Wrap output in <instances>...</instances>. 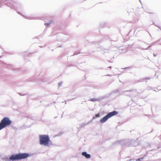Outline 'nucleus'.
<instances>
[{"label":"nucleus","mask_w":161,"mask_h":161,"mask_svg":"<svg viewBox=\"0 0 161 161\" xmlns=\"http://www.w3.org/2000/svg\"><path fill=\"white\" fill-rule=\"evenodd\" d=\"M30 156L29 153H20L14 154L10 157V159L12 161L19 160L26 158Z\"/></svg>","instance_id":"obj_1"},{"label":"nucleus","mask_w":161,"mask_h":161,"mask_svg":"<svg viewBox=\"0 0 161 161\" xmlns=\"http://www.w3.org/2000/svg\"><path fill=\"white\" fill-rule=\"evenodd\" d=\"M39 143L41 145L45 146H48L50 141L49 136L47 135H42L39 136Z\"/></svg>","instance_id":"obj_2"},{"label":"nucleus","mask_w":161,"mask_h":161,"mask_svg":"<svg viewBox=\"0 0 161 161\" xmlns=\"http://www.w3.org/2000/svg\"><path fill=\"white\" fill-rule=\"evenodd\" d=\"M12 123V121L8 117H4L0 122V130L9 126Z\"/></svg>","instance_id":"obj_3"},{"label":"nucleus","mask_w":161,"mask_h":161,"mask_svg":"<svg viewBox=\"0 0 161 161\" xmlns=\"http://www.w3.org/2000/svg\"><path fill=\"white\" fill-rule=\"evenodd\" d=\"M118 112L114 111L112 112L108 113L106 116L103 117L100 120V122L101 123L105 122L107 120L111 117L117 115Z\"/></svg>","instance_id":"obj_4"},{"label":"nucleus","mask_w":161,"mask_h":161,"mask_svg":"<svg viewBox=\"0 0 161 161\" xmlns=\"http://www.w3.org/2000/svg\"><path fill=\"white\" fill-rule=\"evenodd\" d=\"M124 141H126L125 142V146L128 147L130 146H136L137 145V141L134 140L126 139Z\"/></svg>","instance_id":"obj_5"},{"label":"nucleus","mask_w":161,"mask_h":161,"mask_svg":"<svg viewBox=\"0 0 161 161\" xmlns=\"http://www.w3.org/2000/svg\"><path fill=\"white\" fill-rule=\"evenodd\" d=\"M126 141H124V140H123L120 141H118L116 142H115L114 143H113V145H119L121 146H125V142H126Z\"/></svg>","instance_id":"obj_6"},{"label":"nucleus","mask_w":161,"mask_h":161,"mask_svg":"<svg viewBox=\"0 0 161 161\" xmlns=\"http://www.w3.org/2000/svg\"><path fill=\"white\" fill-rule=\"evenodd\" d=\"M82 155L85 157L86 158L89 159L91 158V155L89 154H88L86 152H84L82 153Z\"/></svg>","instance_id":"obj_7"},{"label":"nucleus","mask_w":161,"mask_h":161,"mask_svg":"<svg viewBox=\"0 0 161 161\" xmlns=\"http://www.w3.org/2000/svg\"><path fill=\"white\" fill-rule=\"evenodd\" d=\"M6 5L10 7L11 8H14V9H15V8H16V5H12L10 3H6Z\"/></svg>","instance_id":"obj_8"},{"label":"nucleus","mask_w":161,"mask_h":161,"mask_svg":"<svg viewBox=\"0 0 161 161\" xmlns=\"http://www.w3.org/2000/svg\"><path fill=\"white\" fill-rule=\"evenodd\" d=\"M3 161H11V160L10 159V157H9L8 156L5 157L3 158Z\"/></svg>","instance_id":"obj_9"},{"label":"nucleus","mask_w":161,"mask_h":161,"mask_svg":"<svg viewBox=\"0 0 161 161\" xmlns=\"http://www.w3.org/2000/svg\"><path fill=\"white\" fill-rule=\"evenodd\" d=\"M90 122L89 121L88 122L86 123H82L80 125V127L81 128L83 127L85 125H88L90 123Z\"/></svg>","instance_id":"obj_10"},{"label":"nucleus","mask_w":161,"mask_h":161,"mask_svg":"<svg viewBox=\"0 0 161 161\" xmlns=\"http://www.w3.org/2000/svg\"><path fill=\"white\" fill-rule=\"evenodd\" d=\"M90 100L92 102H95L96 101H97L98 100V99L96 98H91L90 100Z\"/></svg>","instance_id":"obj_11"},{"label":"nucleus","mask_w":161,"mask_h":161,"mask_svg":"<svg viewBox=\"0 0 161 161\" xmlns=\"http://www.w3.org/2000/svg\"><path fill=\"white\" fill-rule=\"evenodd\" d=\"M51 21H49V22L48 23H45L44 24V25L47 26H49V25H50V24H51Z\"/></svg>","instance_id":"obj_12"},{"label":"nucleus","mask_w":161,"mask_h":161,"mask_svg":"<svg viewBox=\"0 0 161 161\" xmlns=\"http://www.w3.org/2000/svg\"><path fill=\"white\" fill-rule=\"evenodd\" d=\"M17 13L21 15V16H23L25 18L27 19V18L26 17V16L25 15H23V14H21V13L20 12H17Z\"/></svg>","instance_id":"obj_13"},{"label":"nucleus","mask_w":161,"mask_h":161,"mask_svg":"<svg viewBox=\"0 0 161 161\" xmlns=\"http://www.w3.org/2000/svg\"><path fill=\"white\" fill-rule=\"evenodd\" d=\"M79 53V52H75L74 53V55H76Z\"/></svg>","instance_id":"obj_14"},{"label":"nucleus","mask_w":161,"mask_h":161,"mask_svg":"<svg viewBox=\"0 0 161 161\" xmlns=\"http://www.w3.org/2000/svg\"><path fill=\"white\" fill-rule=\"evenodd\" d=\"M143 159V158H138L136 160L137 161H140L141 160H142Z\"/></svg>","instance_id":"obj_15"},{"label":"nucleus","mask_w":161,"mask_h":161,"mask_svg":"<svg viewBox=\"0 0 161 161\" xmlns=\"http://www.w3.org/2000/svg\"><path fill=\"white\" fill-rule=\"evenodd\" d=\"M0 3H5V2L4 1V0H0Z\"/></svg>","instance_id":"obj_16"},{"label":"nucleus","mask_w":161,"mask_h":161,"mask_svg":"<svg viewBox=\"0 0 161 161\" xmlns=\"http://www.w3.org/2000/svg\"><path fill=\"white\" fill-rule=\"evenodd\" d=\"M62 82H60L58 83V86L59 87H60L62 85Z\"/></svg>","instance_id":"obj_17"},{"label":"nucleus","mask_w":161,"mask_h":161,"mask_svg":"<svg viewBox=\"0 0 161 161\" xmlns=\"http://www.w3.org/2000/svg\"><path fill=\"white\" fill-rule=\"evenodd\" d=\"M99 44L98 42L96 43L95 47H98V46H99Z\"/></svg>","instance_id":"obj_18"},{"label":"nucleus","mask_w":161,"mask_h":161,"mask_svg":"<svg viewBox=\"0 0 161 161\" xmlns=\"http://www.w3.org/2000/svg\"><path fill=\"white\" fill-rule=\"evenodd\" d=\"M104 51H103V52H104V53H107L108 52V50H107V49H104Z\"/></svg>","instance_id":"obj_19"},{"label":"nucleus","mask_w":161,"mask_h":161,"mask_svg":"<svg viewBox=\"0 0 161 161\" xmlns=\"http://www.w3.org/2000/svg\"><path fill=\"white\" fill-rule=\"evenodd\" d=\"M150 46H148L147 48H146V49H148L150 47Z\"/></svg>","instance_id":"obj_20"},{"label":"nucleus","mask_w":161,"mask_h":161,"mask_svg":"<svg viewBox=\"0 0 161 161\" xmlns=\"http://www.w3.org/2000/svg\"><path fill=\"white\" fill-rule=\"evenodd\" d=\"M19 94L20 95H21V96H23V95L22 94V93H19Z\"/></svg>","instance_id":"obj_21"},{"label":"nucleus","mask_w":161,"mask_h":161,"mask_svg":"<svg viewBox=\"0 0 161 161\" xmlns=\"http://www.w3.org/2000/svg\"><path fill=\"white\" fill-rule=\"evenodd\" d=\"M130 68V67H127V68L125 67V68H124V69H127V68Z\"/></svg>","instance_id":"obj_22"},{"label":"nucleus","mask_w":161,"mask_h":161,"mask_svg":"<svg viewBox=\"0 0 161 161\" xmlns=\"http://www.w3.org/2000/svg\"><path fill=\"white\" fill-rule=\"evenodd\" d=\"M100 116V114H97V117H99V116Z\"/></svg>","instance_id":"obj_23"},{"label":"nucleus","mask_w":161,"mask_h":161,"mask_svg":"<svg viewBox=\"0 0 161 161\" xmlns=\"http://www.w3.org/2000/svg\"><path fill=\"white\" fill-rule=\"evenodd\" d=\"M153 55L154 56V57H156V55H155V54H153Z\"/></svg>","instance_id":"obj_24"},{"label":"nucleus","mask_w":161,"mask_h":161,"mask_svg":"<svg viewBox=\"0 0 161 161\" xmlns=\"http://www.w3.org/2000/svg\"><path fill=\"white\" fill-rule=\"evenodd\" d=\"M150 79V78H147L146 79H149H149Z\"/></svg>","instance_id":"obj_25"},{"label":"nucleus","mask_w":161,"mask_h":161,"mask_svg":"<svg viewBox=\"0 0 161 161\" xmlns=\"http://www.w3.org/2000/svg\"><path fill=\"white\" fill-rule=\"evenodd\" d=\"M108 68H111V66L109 67Z\"/></svg>","instance_id":"obj_26"},{"label":"nucleus","mask_w":161,"mask_h":161,"mask_svg":"<svg viewBox=\"0 0 161 161\" xmlns=\"http://www.w3.org/2000/svg\"><path fill=\"white\" fill-rule=\"evenodd\" d=\"M149 13L150 14H153V13Z\"/></svg>","instance_id":"obj_27"},{"label":"nucleus","mask_w":161,"mask_h":161,"mask_svg":"<svg viewBox=\"0 0 161 161\" xmlns=\"http://www.w3.org/2000/svg\"><path fill=\"white\" fill-rule=\"evenodd\" d=\"M131 91V90H129V91H127V92H128V91L130 92V91Z\"/></svg>","instance_id":"obj_28"},{"label":"nucleus","mask_w":161,"mask_h":161,"mask_svg":"<svg viewBox=\"0 0 161 161\" xmlns=\"http://www.w3.org/2000/svg\"><path fill=\"white\" fill-rule=\"evenodd\" d=\"M1 56H0V58H1Z\"/></svg>","instance_id":"obj_29"}]
</instances>
